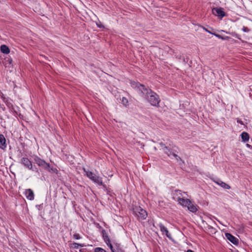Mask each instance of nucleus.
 <instances>
[{
	"instance_id": "32",
	"label": "nucleus",
	"mask_w": 252,
	"mask_h": 252,
	"mask_svg": "<svg viewBox=\"0 0 252 252\" xmlns=\"http://www.w3.org/2000/svg\"><path fill=\"white\" fill-rule=\"evenodd\" d=\"M97 26H98V27L99 28H101V26L100 25H98V24H97Z\"/></svg>"
},
{
	"instance_id": "9",
	"label": "nucleus",
	"mask_w": 252,
	"mask_h": 252,
	"mask_svg": "<svg viewBox=\"0 0 252 252\" xmlns=\"http://www.w3.org/2000/svg\"><path fill=\"white\" fill-rule=\"evenodd\" d=\"M225 236L233 244L237 245L238 243V240L236 237L232 235L231 234L225 233Z\"/></svg>"
},
{
	"instance_id": "18",
	"label": "nucleus",
	"mask_w": 252,
	"mask_h": 252,
	"mask_svg": "<svg viewBox=\"0 0 252 252\" xmlns=\"http://www.w3.org/2000/svg\"><path fill=\"white\" fill-rule=\"evenodd\" d=\"M163 150L164 153H166L169 157H170L171 155L173 156V153H172V151H171L167 147L164 146Z\"/></svg>"
},
{
	"instance_id": "11",
	"label": "nucleus",
	"mask_w": 252,
	"mask_h": 252,
	"mask_svg": "<svg viewBox=\"0 0 252 252\" xmlns=\"http://www.w3.org/2000/svg\"><path fill=\"white\" fill-rule=\"evenodd\" d=\"M6 140L2 134H0V148L4 150L6 148Z\"/></svg>"
},
{
	"instance_id": "10",
	"label": "nucleus",
	"mask_w": 252,
	"mask_h": 252,
	"mask_svg": "<svg viewBox=\"0 0 252 252\" xmlns=\"http://www.w3.org/2000/svg\"><path fill=\"white\" fill-rule=\"evenodd\" d=\"M159 227L163 234H165L168 238H170V234L169 233L168 230L166 227L161 223L159 224Z\"/></svg>"
},
{
	"instance_id": "13",
	"label": "nucleus",
	"mask_w": 252,
	"mask_h": 252,
	"mask_svg": "<svg viewBox=\"0 0 252 252\" xmlns=\"http://www.w3.org/2000/svg\"><path fill=\"white\" fill-rule=\"evenodd\" d=\"M190 200L189 199H185L184 197L178 201L179 204L184 207H188L190 203Z\"/></svg>"
},
{
	"instance_id": "6",
	"label": "nucleus",
	"mask_w": 252,
	"mask_h": 252,
	"mask_svg": "<svg viewBox=\"0 0 252 252\" xmlns=\"http://www.w3.org/2000/svg\"><path fill=\"white\" fill-rule=\"evenodd\" d=\"M21 163L29 169L33 170L32 164L27 158H23L21 159Z\"/></svg>"
},
{
	"instance_id": "24",
	"label": "nucleus",
	"mask_w": 252,
	"mask_h": 252,
	"mask_svg": "<svg viewBox=\"0 0 252 252\" xmlns=\"http://www.w3.org/2000/svg\"><path fill=\"white\" fill-rule=\"evenodd\" d=\"M173 156L174 157L176 158L177 160H178V161L181 160V158L179 157V156H178V155H176V154L173 153Z\"/></svg>"
},
{
	"instance_id": "23",
	"label": "nucleus",
	"mask_w": 252,
	"mask_h": 252,
	"mask_svg": "<svg viewBox=\"0 0 252 252\" xmlns=\"http://www.w3.org/2000/svg\"><path fill=\"white\" fill-rule=\"evenodd\" d=\"M104 240L106 242L107 245H109L108 243L110 242V239L107 235L104 236L103 235Z\"/></svg>"
},
{
	"instance_id": "7",
	"label": "nucleus",
	"mask_w": 252,
	"mask_h": 252,
	"mask_svg": "<svg viewBox=\"0 0 252 252\" xmlns=\"http://www.w3.org/2000/svg\"><path fill=\"white\" fill-rule=\"evenodd\" d=\"M212 13L216 16L222 18L225 16V12L221 8H214L212 9Z\"/></svg>"
},
{
	"instance_id": "16",
	"label": "nucleus",
	"mask_w": 252,
	"mask_h": 252,
	"mask_svg": "<svg viewBox=\"0 0 252 252\" xmlns=\"http://www.w3.org/2000/svg\"><path fill=\"white\" fill-rule=\"evenodd\" d=\"M241 136L243 141L245 142H247L249 140V135L246 132H243Z\"/></svg>"
},
{
	"instance_id": "2",
	"label": "nucleus",
	"mask_w": 252,
	"mask_h": 252,
	"mask_svg": "<svg viewBox=\"0 0 252 252\" xmlns=\"http://www.w3.org/2000/svg\"><path fill=\"white\" fill-rule=\"evenodd\" d=\"M84 170L86 173V176L92 181L97 184L98 185H103V182L101 177L95 175L92 171H87L85 169H84Z\"/></svg>"
},
{
	"instance_id": "26",
	"label": "nucleus",
	"mask_w": 252,
	"mask_h": 252,
	"mask_svg": "<svg viewBox=\"0 0 252 252\" xmlns=\"http://www.w3.org/2000/svg\"><path fill=\"white\" fill-rule=\"evenodd\" d=\"M73 237L76 239H79L81 238L79 234L78 233H75L73 235Z\"/></svg>"
},
{
	"instance_id": "8",
	"label": "nucleus",
	"mask_w": 252,
	"mask_h": 252,
	"mask_svg": "<svg viewBox=\"0 0 252 252\" xmlns=\"http://www.w3.org/2000/svg\"><path fill=\"white\" fill-rule=\"evenodd\" d=\"M25 195L27 198L30 200H33L34 198V195L33 191L29 189L25 190Z\"/></svg>"
},
{
	"instance_id": "33",
	"label": "nucleus",
	"mask_w": 252,
	"mask_h": 252,
	"mask_svg": "<svg viewBox=\"0 0 252 252\" xmlns=\"http://www.w3.org/2000/svg\"><path fill=\"white\" fill-rule=\"evenodd\" d=\"M236 37H237V38H238V39H240V38L238 36V35H237V36H236Z\"/></svg>"
},
{
	"instance_id": "17",
	"label": "nucleus",
	"mask_w": 252,
	"mask_h": 252,
	"mask_svg": "<svg viewBox=\"0 0 252 252\" xmlns=\"http://www.w3.org/2000/svg\"><path fill=\"white\" fill-rule=\"evenodd\" d=\"M217 184L224 189H230V187L228 185L226 184V183H225L222 181L218 182H217Z\"/></svg>"
},
{
	"instance_id": "30",
	"label": "nucleus",
	"mask_w": 252,
	"mask_h": 252,
	"mask_svg": "<svg viewBox=\"0 0 252 252\" xmlns=\"http://www.w3.org/2000/svg\"><path fill=\"white\" fill-rule=\"evenodd\" d=\"M204 30L205 31H206L207 32H209V33H211V34L213 33V32H211L210 31H209L208 30H207V29H206V28H204Z\"/></svg>"
},
{
	"instance_id": "21",
	"label": "nucleus",
	"mask_w": 252,
	"mask_h": 252,
	"mask_svg": "<svg viewBox=\"0 0 252 252\" xmlns=\"http://www.w3.org/2000/svg\"><path fill=\"white\" fill-rule=\"evenodd\" d=\"M94 252H106V251L101 248L97 247L94 249Z\"/></svg>"
},
{
	"instance_id": "15",
	"label": "nucleus",
	"mask_w": 252,
	"mask_h": 252,
	"mask_svg": "<svg viewBox=\"0 0 252 252\" xmlns=\"http://www.w3.org/2000/svg\"><path fill=\"white\" fill-rule=\"evenodd\" d=\"M0 51L3 54H8L10 53V49L7 46L2 45L0 46Z\"/></svg>"
},
{
	"instance_id": "31",
	"label": "nucleus",
	"mask_w": 252,
	"mask_h": 252,
	"mask_svg": "<svg viewBox=\"0 0 252 252\" xmlns=\"http://www.w3.org/2000/svg\"><path fill=\"white\" fill-rule=\"evenodd\" d=\"M187 252H194L191 250H187Z\"/></svg>"
},
{
	"instance_id": "20",
	"label": "nucleus",
	"mask_w": 252,
	"mask_h": 252,
	"mask_svg": "<svg viewBox=\"0 0 252 252\" xmlns=\"http://www.w3.org/2000/svg\"><path fill=\"white\" fill-rule=\"evenodd\" d=\"M72 245L73 246V248L75 249H77L79 247H84V245L83 244H78V243H73L72 244Z\"/></svg>"
},
{
	"instance_id": "27",
	"label": "nucleus",
	"mask_w": 252,
	"mask_h": 252,
	"mask_svg": "<svg viewBox=\"0 0 252 252\" xmlns=\"http://www.w3.org/2000/svg\"><path fill=\"white\" fill-rule=\"evenodd\" d=\"M242 30L244 32H248L250 31V30L247 27H244Z\"/></svg>"
},
{
	"instance_id": "4",
	"label": "nucleus",
	"mask_w": 252,
	"mask_h": 252,
	"mask_svg": "<svg viewBox=\"0 0 252 252\" xmlns=\"http://www.w3.org/2000/svg\"><path fill=\"white\" fill-rule=\"evenodd\" d=\"M35 162L39 166L42 167L45 169H49L50 168V164L46 162L44 160L35 157L34 158Z\"/></svg>"
},
{
	"instance_id": "5",
	"label": "nucleus",
	"mask_w": 252,
	"mask_h": 252,
	"mask_svg": "<svg viewBox=\"0 0 252 252\" xmlns=\"http://www.w3.org/2000/svg\"><path fill=\"white\" fill-rule=\"evenodd\" d=\"M183 194H186V192H182L181 190H175L173 192V198L178 202L182 198H184Z\"/></svg>"
},
{
	"instance_id": "19",
	"label": "nucleus",
	"mask_w": 252,
	"mask_h": 252,
	"mask_svg": "<svg viewBox=\"0 0 252 252\" xmlns=\"http://www.w3.org/2000/svg\"><path fill=\"white\" fill-rule=\"evenodd\" d=\"M212 34L222 40H228L229 39V37L228 36H222L220 34L216 33H212Z\"/></svg>"
},
{
	"instance_id": "22",
	"label": "nucleus",
	"mask_w": 252,
	"mask_h": 252,
	"mask_svg": "<svg viewBox=\"0 0 252 252\" xmlns=\"http://www.w3.org/2000/svg\"><path fill=\"white\" fill-rule=\"evenodd\" d=\"M122 103L123 104V105H125V106H126L128 105V101L127 99L125 97H123L122 98Z\"/></svg>"
},
{
	"instance_id": "1",
	"label": "nucleus",
	"mask_w": 252,
	"mask_h": 252,
	"mask_svg": "<svg viewBox=\"0 0 252 252\" xmlns=\"http://www.w3.org/2000/svg\"><path fill=\"white\" fill-rule=\"evenodd\" d=\"M131 85L133 88H137L144 95L147 101L153 106H158L160 100L158 95L151 89H147L144 85L135 82H131Z\"/></svg>"
},
{
	"instance_id": "12",
	"label": "nucleus",
	"mask_w": 252,
	"mask_h": 252,
	"mask_svg": "<svg viewBox=\"0 0 252 252\" xmlns=\"http://www.w3.org/2000/svg\"><path fill=\"white\" fill-rule=\"evenodd\" d=\"M190 200L189 199H185L184 197L178 201L179 204L184 207H188L190 203Z\"/></svg>"
},
{
	"instance_id": "28",
	"label": "nucleus",
	"mask_w": 252,
	"mask_h": 252,
	"mask_svg": "<svg viewBox=\"0 0 252 252\" xmlns=\"http://www.w3.org/2000/svg\"><path fill=\"white\" fill-rule=\"evenodd\" d=\"M108 244H109L108 246H109V247H110L112 252H115L114 250H113V246H112V244H110V243H108Z\"/></svg>"
},
{
	"instance_id": "3",
	"label": "nucleus",
	"mask_w": 252,
	"mask_h": 252,
	"mask_svg": "<svg viewBox=\"0 0 252 252\" xmlns=\"http://www.w3.org/2000/svg\"><path fill=\"white\" fill-rule=\"evenodd\" d=\"M133 213L139 220H145L147 217L146 211L139 206H135L133 209Z\"/></svg>"
},
{
	"instance_id": "14",
	"label": "nucleus",
	"mask_w": 252,
	"mask_h": 252,
	"mask_svg": "<svg viewBox=\"0 0 252 252\" xmlns=\"http://www.w3.org/2000/svg\"><path fill=\"white\" fill-rule=\"evenodd\" d=\"M187 207L188 210L191 212L194 213L197 211V206L193 204L191 201Z\"/></svg>"
},
{
	"instance_id": "29",
	"label": "nucleus",
	"mask_w": 252,
	"mask_h": 252,
	"mask_svg": "<svg viewBox=\"0 0 252 252\" xmlns=\"http://www.w3.org/2000/svg\"><path fill=\"white\" fill-rule=\"evenodd\" d=\"M237 122H239V123L241 125H244V126H245V125H247V124H244V123L242 121H238H238H237Z\"/></svg>"
},
{
	"instance_id": "25",
	"label": "nucleus",
	"mask_w": 252,
	"mask_h": 252,
	"mask_svg": "<svg viewBox=\"0 0 252 252\" xmlns=\"http://www.w3.org/2000/svg\"><path fill=\"white\" fill-rule=\"evenodd\" d=\"M47 170L50 172L52 171L53 172H57V171H58L57 169L54 168H50V167L49 168V169H47Z\"/></svg>"
}]
</instances>
